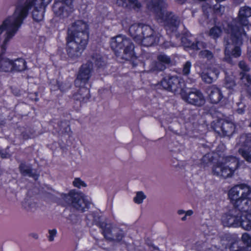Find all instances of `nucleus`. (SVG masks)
<instances>
[{"instance_id":"09e8293b","label":"nucleus","mask_w":251,"mask_h":251,"mask_svg":"<svg viewBox=\"0 0 251 251\" xmlns=\"http://www.w3.org/2000/svg\"><path fill=\"white\" fill-rule=\"evenodd\" d=\"M225 7L220 4H215L214 6V10L215 13L222 15L225 12Z\"/></svg>"},{"instance_id":"4468645a","label":"nucleus","mask_w":251,"mask_h":251,"mask_svg":"<svg viewBox=\"0 0 251 251\" xmlns=\"http://www.w3.org/2000/svg\"><path fill=\"white\" fill-rule=\"evenodd\" d=\"M19 169L20 173L23 176H28L33 178L35 180H38L39 177V174L36 171L33 172L31 167L26 165L25 163H21Z\"/></svg>"},{"instance_id":"0e129e2a","label":"nucleus","mask_w":251,"mask_h":251,"mask_svg":"<svg viewBox=\"0 0 251 251\" xmlns=\"http://www.w3.org/2000/svg\"><path fill=\"white\" fill-rule=\"evenodd\" d=\"M51 0H41V3L43 5H47L50 2Z\"/></svg>"},{"instance_id":"4c0bfd02","label":"nucleus","mask_w":251,"mask_h":251,"mask_svg":"<svg viewBox=\"0 0 251 251\" xmlns=\"http://www.w3.org/2000/svg\"><path fill=\"white\" fill-rule=\"evenodd\" d=\"M240 76L241 80L245 85H251V76L248 73L240 72Z\"/></svg>"},{"instance_id":"39448f33","label":"nucleus","mask_w":251,"mask_h":251,"mask_svg":"<svg viewBox=\"0 0 251 251\" xmlns=\"http://www.w3.org/2000/svg\"><path fill=\"white\" fill-rule=\"evenodd\" d=\"M166 0H151L148 3L147 8L164 21L168 26L176 28L179 25L180 19L172 12L163 10V9L166 8L168 6Z\"/></svg>"},{"instance_id":"7ed1b4c3","label":"nucleus","mask_w":251,"mask_h":251,"mask_svg":"<svg viewBox=\"0 0 251 251\" xmlns=\"http://www.w3.org/2000/svg\"><path fill=\"white\" fill-rule=\"evenodd\" d=\"M251 16V8L245 6L240 8L238 16L232 19L231 22L227 24L226 29L228 33L230 34V38H226L229 41L231 47L230 53L235 57L241 55L239 46L242 44L243 36H247L244 31V27L248 25L249 22L248 18Z\"/></svg>"},{"instance_id":"b1692460","label":"nucleus","mask_w":251,"mask_h":251,"mask_svg":"<svg viewBox=\"0 0 251 251\" xmlns=\"http://www.w3.org/2000/svg\"><path fill=\"white\" fill-rule=\"evenodd\" d=\"M119 6L127 7L129 5H133L134 8H140L141 4L137 0H114Z\"/></svg>"},{"instance_id":"393cba45","label":"nucleus","mask_w":251,"mask_h":251,"mask_svg":"<svg viewBox=\"0 0 251 251\" xmlns=\"http://www.w3.org/2000/svg\"><path fill=\"white\" fill-rule=\"evenodd\" d=\"M12 60L7 58L0 57V71L5 72H12Z\"/></svg>"},{"instance_id":"6e6552de","label":"nucleus","mask_w":251,"mask_h":251,"mask_svg":"<svg viewBox=\"0 0 251 251\" xmlns=\"http://www.w3.org/2000/svg\"><path fill=\"white\" fill-rule=\"evenodd\" d=\"M211 128L219 135L223 137H231L235 132V126L230 121L219 119L211 123Z\"/></svg>"},{"instance_id":"5fc2aeb1","label":"nucleus","mask_w":251,"mask_h":251,"mask_svg":"<svg viewBox=\"0 0 251 251\" xmlns=\"http://www.w3.org/2000/svg\"><path fill=\"white\" fill-rule=\"evenodd\" d=\"M186 92L187 94H201V92L195 88H191Z\"/></svg>"},{"instance_id":"1a4fd4ad","label":"nucleus","mask_w":251,"mask_h":251,"mask_svg":"<svg viewBox=\"0 0 251 251\" xmlns=\"http://www.w3.org/2000/svg\"><path fill=\"white\" fill-rule=\"evenodd\" d=\"M92 71L93 64L91 62H88L83 64L80 68L77 77L75 81L76 86L80 87V90L84 89L86 91H88V93H89V91L84 87L83 86L89 80L91 76Z\"/></svg>"},{"instance_id":"aec40b11","label":"nucleus","mask_w":251,"mask_h":251,"mask_svg":"<svg viewBox=\"0 0 251 251\" xmlns=\"http://www.w3.org/2000/svg\"><path fill=\"white\" fill-rule=\"evenodd\" d=\"M91 63L94 64L98 68H103L106 66V61L99 52H93L91 55Z\"/></svg>"},{"instance_id":"bb28decb","label":"nucleus","mask_w":251,"mask_h":251,"mask_svg":"<svg viewBox=\"0 0 251 251\" xmlns=\"http://www.w3.org/2000/svg\"><path fill=\"white\" fill-rule=\"evenodd\" d=\"M224 45L225 46V57H224V60L230 64H233L232 59L229 55L230 53V49H231V47H229V46H230L231 45L230 44L229 40L226 38L224 39Z\"/></svg>"},{"instance_id":"ddd939ff","label":"nucleus","mask_w":251,"mask_h":251,"mask_svg":"<svg viewBox=\"0 0 251 251\" xmlns=\"http://www.w3.org/2000/svg\"><path fill=\"white\" fill-rule=\"evenodd\" d=\"M128 38L125 36L119 35L111 39L110 45L111 48L115 50L116 55L120 56L118 54L119 50L122 49L123 45L127 44V40Z\"/></svg>"},{"instance_id":"bf43d9fd","label":"nucleus","mask_w":251,"mask_h":251,"mask_svg":"<svg viewBox=\"0 0 251 251\" xmlns=\"http://www.w3.org/2000/svg\"><path fill=\"white\" fill-rule=\"evenodd\" d=\"M246 144L251 146V135H246Z\"/></svg>"},{"instance_id":"774afa93","label":"nucleus","mask_w":251,"mask_h":251,"mask_svg":"<svg viewBox=\"0 0 251 251\" xmlns=\"http://www.w3.org/2000/svg\"><path fill=\"white\" fill-rule=\"evenodd\" d=\"M32 237L36 239L38 238V235L36 234H32Z\"/></svg>"},{"instance_id":"f3484780","label":"nucleus","mask_w":251,"mask_h":251,"mask_svg":"<svg viewBox=\"0 0 251 251\" xmlns=\"http://www.w3.org/2000/svg\"><path fill=\"white\" fill-rule=\"evenodd\" d=\"M238 152L246 161L251 163V146L246 144V135L241 147L238 150Z\"/></svg>"},{"instance_id":"e2e57ef3","label":"nucleus","mask_w":251,"mask_h":251,"mask_svg":"<svg viewBox=\"0 0 251 251\" xmlns=\"http://www.w3.org/2000/svg\"><path fill=\"white\" fill-rule=\"evenodd\" d=\"M187 0H175L176 3L179 5H182L184 4Z\"/></svg>"},{"instance_id":"c85d7f7f","label":"nucleus","mask_w":251,"mask_h":251,"mask_svg":"<svg viewBox=\"0 0 251 251\" xmlns=\"http://www.w3.org/2000/svg\"><path fill=\"white\" fill-rule=\"evenodd\" d=\"M235 170L230 167L229 165H226L224 163L223 169H222L221 176L224 178L231 177L235 172Z\"/></svg>"},{"instance_id":"473e14b6","label":"nucleus","mask_w":251,"mask_h":251,"mask_svg":"<svg viewBox=\"0 0 251 251\" xmlns=\"http://www.w3.org/2000/svg\"><path fill=\"white\" fill-rule=\"evenodd\" d=\"M241 240L245 245L244 246L251 251V235L248 233H244L242 235Z\"/></svg>"},{"instance_id":"3c124183","label":"nucleus","mask_w":251,"mask_h":251,"mask_svg":"<svg viewBox=\"0 0 251 251\" xmlns=\"http://www.w3.org/2000/svg\"><path fill=\"white\" fill-rule=\"evenodd\" d=\"M191 63L190 61H187L183 65L182 74L184 75H188L190 71Z\"/></svg>"},{"instance_id":"dca6fc26","label":"nucleus","mask_w":251,"mask_h":251,"mask_svg":"<svg viewBox=\"0 0 251 251\" xmlns=\"http://www.w3.org/2000/svg\"><path fill=\"white\" fill-rule=\"evenodd\" d=\"M129 33L135 41L141 43L142 34V24H134L129 28Z\"/></svg>"},{"instance_id":"e433bc0d","label":"nucleus","mask_w":251,"mask_h":251,"mask_svg":"<svg viewBox=\"0 0 251 251\" xmlns=\"http://www.w3.org/2000/svg\"><path fill=\"white\" fill-rule=\"evenodd\" d=\"M224 162H218L212 167V173L214 175L221 176L222 169H223Z\"/></svg>"},{"instance_id":"4be33fe9","label":"nucleus","mask_w":251,"mask_h":251,"mask_svg":"<svg viewBox=\"0 0 251 251\" xmlns=\"http://www.w3.org/2000/svg\"><path fill=\"white\" fill-rule=\"evenodd\" d=\"M30 193L31 191L28 190L26 197L22 202V206L27 211L31 210L32 208H35L37 205L36 202L31 201L32 200H33V199H32V197H29Z\"/></svg>"},{"instance_id":"a878e982","label":"nucleus","mask_w":251,"mask_h":251,"mask_svg":"<svg viewBox=\"0 0 251 251\" xmlns=\"http://www.w3.org/2000/svg\"><path fill=\"white\" fill-rule=\"evenodd\" d=\"M225 163L236 170L239 166V160L237 157L233 155L227 156L225 158Z\"/></svg>"},{"instance_id":"2eb2a0df","label":"nucleus","mask_w":251,"mask_h":251,"mask_svg":"<svg viewBox=\"0 0 251 251\" xmlns=\"http://www.w3.org/2000/svg\"><path fill=\"white\" fill-rule=\"evenodd\" d=\"M183 100L190 104L197 106H201L204 104L205 99L204 95H194V98H190V95H180Z\"/></svg>"},{"instance_id":"5701e85b","label":"nucleus","mask_w":251,"mask_h":251,"mask_svg":"<svg viewBox=\"0 0 251 251\" xmlns=\"http://www.w3.org/2000/svg\"><path fill=\"white\" fill-rule=\"evenodd\" d=\"M181 42L183 45L186 48H190L193 50H199L201 49L200 46L201 45L202 43L201 42H193L189 38L183 36L181 38Z\"/></svg>"},{"instance_id":"603ef678","label":"nucleus","mask_w":251,"mask_h":251,"mask_svg":"<svg viewBox=\"0 0 251 251\" xmlns=\"http://www.w3.org/2000/svg\"><path fill=\"white\" fill-rule=\"evenodd\" d=\"M208 96H209V99H210V100L211 101L212 103H215V104L219 103L221 106L224 105V104H223L222 100L223 99H224V100H226V99L224 98V95H218L217 100H212L213 96H214V95H208Z\"/></svg>"},{"instance_id":"20e7f679","label":"nucleus","mask_w":251,"mask_h":251,"mask_svg":"<svg viewBox=\"0 0 251 251\" xmlns=\"http://www.w3.org/2000/svg\"><path fill=\"white\" fill-rule=\"evenodd\" d=\"M228 197L233 205L243 210L241 228L251 230V187L247 185L235 186L229 190Z\"/></svg>"},{"instance_id":"de8ad7c7","label":"nucleus","mask_w":251,"mask_h":251,"mask_svg":"<svg viewBox=\"0 0 251 251\" xmlns=\"http://www.w3.org/2000/svg\"><path fill=\"white\" fill-rule=\"evenodd\" d=\"M9 147L7 146L5 149H0V156L2 158H9L11 154L9 151Z\"/></svg>"},{"instance_id":"69168bd1","label":"nucleus","mask_w":251,"mask_h":251,"mask_svg":"<svg viewBox=\"0 0 251 251\" xmlns=\"http://www.w3.org/2000/svg\"><path fill=\"white\" fill-rule=\"evenodd\" d=\"M185 213V211L183 210H178V211H177V213L179 214V215H181L182 214H184Z\"/></svg>"},{"instance_id":"c756f323","label":"nucleus","mask_w":251,"mask_h":251,"mask_svg":"<svg viewBox=\"0 0 251 251\" xmlns=\"http://www.w3.org/2000/svg\"><path fill=\"white\" fill-rule=\"evenodd\" d=\"M157 41V38L152 34L142 38L141 43L144 46L150 47L156 44Z\"/></svg>"},{"instance_id":"f704fd0d","label":"nucleus","mask_w":251,"mask_h":251,"mask_svg":"<svg viewBox=\"0 0 251 251\" xmlns=\"http://www.w3.org/2000/svg\"><path fill=\"white\" fill-rule=\"evenodd\" d=\"M153 33V30L150 26L142 24L141 40L145 37L151 35Z\"/></svg>"},{"instance_id":"a211bd4d","label":"nucleus","mask_w":251,"mask_h":251,"mask_svg":"<svg viewBox=\"0 0 251 251\" xmlns=\"http://www.w3.org/2000/svg\"><path fill=\"white\" fill-rule=\"evenodd\" d=\"M127 44L123 45L122 50H123V54L121 57L126 60H129L131 59L134 54V46L133 43L129 38L127 40Z\"/></svg>"},{"instance_id":"4d7b16f0","label":"nucleus","mask_w":251,"mask_h":251,"mask_svg":"<svg viewBox=\"0 0 251 251\" xmlns=\"http://www.w3.org/2000/svg\"><path fill=\"white\" fill-rule=\"evenodd\" d=\"M193 210H187L186 212H185V215L181 218V220L182 221H185L186 219V216H191L193 214Z\"/></svg>"},{"instance_id":"a19ab883","label":"nucleus","mask_w":251,"mask_h":251,"mask_svg":"<svg viewBox=\"0 0 251 251\" xmlns=\"http://www.w3.org/2000/svg\"><path fill=\"white\" fill-rule=\"evenodd\" d=\"M32 18L35 21L40 22L43 19V13L35 8L32 11Z\"/></svg>"},{"instance_id":"79ce46f5","label":"nucleus","mask_w":251,"mask_h":251,"mask_svg":"<svg viewBox=\"0 0 251 251\" xmlns=\"http://www.w3.org/2000/svg\"><path fill=\"white\" fill-rule=\"evenodd\" d=\"M206 92L208 94H222L221 91L219 88H218L217 86L213 85L208 86L206 88Z\"/></svg>"},{"instance_id":"7c9ffc66","label":"nucleus","mask_w":251,"mask_h":251,"mask_svg":"<svg viewBox=\"0 0 251 251\" xmlns=\"http://www.w3.org/2000/svg\"><path fill=\"white\" fill-rule=\"evenodd\" d=\"M166 67L164 66L159 61H153L151 64L150 71L152 72H161L165 70Z\"/></svg>"},{"instance_id":"9b49d317","label":"nucleus","mask_w":251,"mask_h":251,"mask_svg":"<svg viewBox=\"0 0 251 251\" xmlns=\"http://www.w3.org/2000/svg\"><path fill=\"white\" fill-rule=\"evenodd\" d=\"M222 240L227 242L225 248L229 251H250L244 246H241L237 237L230 233L225 234Z\"/></svg>"},{"instance_id":"c9c22d12","label":"nucleus","mask_w":251,"mask_h":251,"mask_svg":"<svg viewBox=\"0 0 251 251\" xmlns=\"http://www.w3.org/2000/svg\"><path fill=\"white\" fill-rule=\"evenodd\" d=\"M225 87L228 89L229 91H232L230 92H234V90L236 87V85L234 80L231 77H226L225 78Z\"/></svg>"},{"instance_id":"cd10ccee","label":"nucleus","mask_w":251,"mask_h":251,"mask_svg":"<svg viewBox=\"0 0 251 251\" xmlns=\"http://www.w3.org/2000/svg\"><path fill=\"white\" fill-rule=\"evenodd\" d=\"M222 28L220 26L215 25L210 29L208 35L216 40L222 35Z\"/></svg>"},{"instance_id":"864d4df0","label":"nucleus","mask_w":251,"mask_h":251,"mask_svg":"<svg viewBox=\"0 0 251 251\" xmlns=\"http://www.w3.org/2000/svg\"><path fill=\"white\" fill-rule=\"evenodd\" d=\"M49 240L50 241H52L54 240V237L57 234V230L56 229H50L49 230Z\"/></svg>"},{"instance_id":"423d86ee","label":"nucleus","mask_w":251,"mask_h":251,"mask_svg":"<svg viewBox=\"0 0 251 251\" xmlns=\"http://www.w3.org/2000/svg\"><path fill=\"white\" fill-rule=\"evenodd\" d=\"M60 196L67 205L71 206L78 211L83 212L86 209L89 208L90 203L81 193L73 190L68 194L62 193Z\"/></svg>"},{"instance_id":"412c9836","label":"nucleus","mask_w":251,"mask_h":251,"mask_svg":"<svg viewBox=\"0 0 251 251\" xmlns=\"http://www.w3.org/2000/svg\"><path fill=\"white\" fill-rule=\"evenodd\" d=\"M26 69V62L23 58H17L12 61V72H22Z\"/></svg>"},{"instance_id":"6e6d98bb","label":"nucleus","mask_w":251,"mask_h":251,"mask_svg":"<svg viewBox=\"0 0 251 251\" xmlns=\"http://www.w3.org/2000/svg\"><path fill=\"white\" fill-rule=\"evenodd\" d=\"M100 93H104V94H109L112 93L111 88H103L101 89L100 90Z\"/></svg>"},{"instance_id":"8fccbe9b","label":"nucleus","mask_w":251,"mask_h":251,"mask_svg":"<svg viewBox=\"0 0 251 251\" xmlns=\"http://www.w3.org/2000/svg\"><path fill=\"white\" fill-rule=\"evenodd\" d=\"M238 66L241 70V72L248 73L250 71V68L244 61H241L239 62Z\"/></svg>"},{"instance_id":"f8f14e48","label":"nucleus","mask_w":251,"mask_h":251,"mask_svg":"<svg viewBox=\"0 0 251 251\" xmlns=\"http://www.w3.org/2000/svg\"><path fill=\"white\" fill-rule=\"evenodd\" d=\"M52 6L54 13L57 16L64 18L68 16L67 10H65L64 4L72 8V3L74 0H55Z\"/></svg>"},{"instance_id":"a18cd8bd","label":"nucleus","mask_w":251,"mask_h":251,"mask_svg":"<svg viewBox=\"0 0 251 251\" xmlns=\"http://www.w3.org/2000/svg\"><path fill=\"white\" fill-rule=\"evenodd\" d=\"M213 156L210 153H206L202 157L201 162L204 166H207L208 163L213 161Z\"/></svg>"},{"instance_id":"0eeeda50","label":"nucleus","mask_w":251,"mask_h":251,"mask_svg":"<svg viewBox=\"0 0 251 251\" xmlns=\"http://www.w3.org/2000/svg\"><path fill=\"white\" fill-rule=\"evenodd\" d=\"M232 210L224 214L222 216V222L224 226L228 227H241L243 213L241 208L234 205Z\"/></svg>"},{"instance_id":"58836bf2","label":"nucleus","mask_w":251,"mask_h":251,"mask_svg":"<svg viewBox=\"0 0 251 251\" xmlns=\"http://www.w3.org/2000/svg\"><path fill=\"white\" fill-rule=\"evenodd\" d=\"M206 68L209 71V73H211L213 76L214 78H217L219 73V69L218 66H213L212 64H207Z\"/></svg>"},{"instance_id":"052dcab7","label":"nucleus","mask_w":251,"mask_h":251,"mask_svg":"<svg viewBox=\"0 0 251 251\" xmlns=\"http://www.w3.org/2000/svg\"><path fill=\"white\" fill-rule=\"evenodd\" d=\"M78 96V95H73L71 96L72 97H70V98L73 99L74 100H76V101L79 103V104L80 106H81L82 101L81 100H77V98L76 97Z\"/></svg>"},{"instance_id":"f257e3e1","label":"nucleus","mask_w":251,"mask_h":251,"mask_svg":"<svg viewBox=\"0 0 251 251\" xmlns=\"http://www.w3.org/2000/svg\"><path fill=\"white\" fill-rule=\"evenodd\" d=\"M36 0H18L14 13L7 18L0 26V35L6 30L5 37L1 46V54L5 52L9 41L15 35L27 17L28 11L35 4Z\"/></svg>"},{"instance_id":"f03ea898","label":"nucleus","mask_w":251,"mask_h":251,"mask_svg":"<svg viewBox=\"0 0 251 251\" xmlns=\"http://www.w3.org/2000/svg\"><path fill=\"white\" fill-rule=\"evenodd\" d=\"M88 29V24L82 20L75 22L68 28L66 51L71 59L79 58L85 50L89 37Z\"/></svg>"},{"instance_id":"2f4dec72","label":"nucleus","mask_w":251,"mask_h":251,"mask_svg":"<svg viewBox=\"0 0 251 251\" xmlns=\"http://www.w3.org/2000/svg\"><path fill=\"white\" fill-rule=\"evenodd\" d=\"M199 56L201 58L206 59L208 61L212 62L215 59L213 52L207 50H201Z\"/></svg>"},{"instance_id":"37998d69","label":"nucleus","mask_w":251,"mask_h":251,"mask_svg":"<svg viewBox=\"0 0 251 251\" xmlns=\"http://www.w3.org/2000/svg\"><path fill=\"white\" fill-rule=\"evenodd\" d=\"M146 196L142 191L138 192L136 196L134 198V201L137 204H140L143 202L144 199H146Z\"/></svg>"},{"instance_id":"680f3d73","label":"nucleus","mask_w":251,"mask_h":251,"mask_svg":"<svg viewBox=\"0 0 251 251\" xmlns=\"http://www.w3.org/2000/svg\"><path fill=\"white\" fill-rule=\"evenodd\" d=\"M245 107H243L242 108H238L237 109V112L238 114H243L245 112Z\"/></svg>"},{"instance_id":"c03bdc74","label":"nucleus","mask_w":251,"mask_h":251,"mask_svg":"<svg viewBox=\"0 0 251 251\" xmlns=\"http://www.w3.org/2000/svg\"><path fill=\"white\" fill-rule=\"evenodd\" d=\"M55 83L56 84V85H54L53 87H52V85H51L50 86V90H56L57 89H60L61 92H64L67 89H68L70 88V85L68 84L66 87H64L63 85H59L58 81L57 80L55 81Z\"/></svg>"},{"instance_id":"9d476101","label":"nucleus","mask_w":251,"mask_h":251,"mask_svg":"<svg viewBox=\"0 0 251 251\" xmlns=\"http://www.w3.org/2000/svg\"><path fill=\"white\" fill-rule=\"evenodd\" d=\"M183 83L178 77L171 76L168 78H164L161 81L160 85L169 92L175 93L179 91V94H182Z\"/></svg>"},{"instance_id":"72a5a7b5","label":"nucleus","mask_w":251,"mask_h":251,"mask_svg":"<svg viewBox=\"0 0 251 251\" xmlns=\"http://www.w3.org/2000/svg\"><path fill=\"white\" fill-rule=\"evenodd\" d=\"M157 60L159 61L166 67L167 66H169L172 64V60L171 58L169 56L163 53L159 54L157 57Z\"/></svg>"},{"instance_id":"49530a36","label":"nucleus","mask_w":251,"mask_h":251,"mask_svg":"<svg viewBox=\"0 0 251 251\" xmlns=\"http://www.w3.org/2000/svg\"><path fill=\"white\" fill-rule=\"evenodd\" d=\"M73 185L78 188H80L81 187H85L87 186V184L84 181H82L80 178H75L73 181Z\"/></svg>"},{"instance_id":"13d9d810","label":"nucleus","mask_w":251,"mask_h":251,"mask_svg":"<svg viewBox=\"0 0 251 251\" xmlns=\"http://www.w3.org/2000/svg\"><path fill=\"white\" fill-rule=\"evenodd\" d=\"M116 238L117 240H118V241H121L124 238V235L122 233H118L116 235Z\"/></svg>"},{"instance_id":"6ab92c4d","label":"nucleus","mask_w":251,"mask_h":251,"mask_svg":"<svg viewBox=\"0 0 251 251\" xmlns=\"http://www.w3.org/2000/svg\"><path fill=\"white\" fill-rule=\"evenodd\" d=\"M100 219V217H99L97 219H95L94 220L95 224L101 229V233L104 237L107 239V236L111 235L112 233L111 226H109L105 222L102 221Z\"/></svg>"},{"instance_id":"ea45409f","label":"nucleus","mask_w":251,"mask_h":251,"mask_svg":"<svg viewBox=\"0 0 251 251\" xmlns=\"http://www.w3.org/2000/svg\"><path fill=\"white\" fill-rule=\"evenodd\" d=\"M200 75L203 81L209 84L211 83L214 79V76L209 72H202Z\"/></svg>"},{"instance_id":"338daca9","label":"nucleus","mask_w":251,"mask_h":251,"mask_svg":"<svg viewBox=\"0 0 251 251\" xmlns=\"http://www.w3.org/2000/svg\"><path fill=\"white\" fill-rule=\"evenodd\" d=\"M5 122L4 121V120H1L0 118V126H3L4 124H5Z\"/></svg>"}]
</instances>
